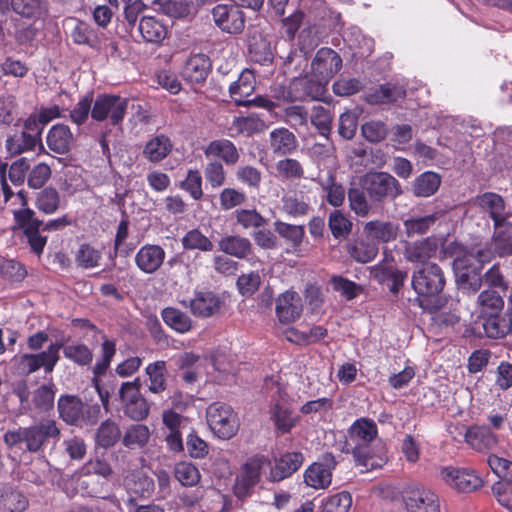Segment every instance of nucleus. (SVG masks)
I'll return each instance as SVG.
<instances>
[{
	"instance_id": "nucleus-41",
	"label": "nucleus",
	"mask_w": 512,
	"mask_h": 512,
	"mask_svg": "<svg viewBox=\"0 0 512 512\" xmlns=\"http://www.w3.org/2000/svg\"><path fill=\"white\" fill-rule=\"evenodd\" d=\"M266 124L263 119L258 115H249L246 117H237L233 120L230 127V135L246 134L252 135L254 133L262 132L266 129Z\"/></svg>"
},
{
	"instance_id": "nucleus-47",
	"label": "nucleus",
	"mask_w": 512,
	"mask_h": 512,
	"mask_svg": "<svg viewBox=\"0 0 512 512\" xmlns=\"http://www.w3.org/2000/svg\"><path fill=\"white\" fill-rule=\"evenodd\" d=\"M61 348L63 349L65 358L80 366L90 365L93 360L92 351L84 344L72 343L69 345H64L62 343Z\"/></svg>"
},
{
	"instance_id": "nucleus-44",
	"label": "nucleus",
	"mask_w": 512,
	"mask_h": 512,
	"mask_svg": "<svg viewBox=\"0 0 512 512\" xmlns=\"http://www.w3.org/2000/svg\"><path fill=\"white\" fill-rule=\"evenodd\" d=\"M163 321L178 333H186L191 329L192 321L190 317L173 307H167L161 313Z\"/></svg>"
},
{
	"instance_id": "nucleus-42",
	"label": "nucleus",
	"mask_w": 512,
	"mask_h": 512,
	"mask_svg": "<svg viewBox=\"0 0 512 512\" xmlns=\"http://www.w3.org/2000/svg\"><path fill=\"white\" fill-rule=\"evenodd\" d=\"M441 184V178L434 172H424L413 182V193L416 197H430L435 194Z\"/></svg>"
},
{
	"instance_id": "nucleus-29",
	"label": "nucleus",
	"mask_w": 512,
	"mask_h": 512,
	"mask_svg": "<svg viewBox=\"0 0 512 512\" xmlns=\"http://www.w3.org/2000/svg\"><path fill=\"white\" fill-rule=\"evenodd\" d=\"M57 406L60 417L68 424H77L84 418V404L77 396L61 395Z\"/></svg>"
},
{
	"instance_id": "nucleus-59",
	"label": "nucleus",
	"mask_w": 512,
	"mask_h": 512,
	"mask_svg": "<svg viewBox=\"0 0 512 512\" xmlns=\"http://www.w3.org/2000/svg\"><path fill=\"white\" fill-rule=\"evenodd\" d=\"M330 284L334 291L339 292L347 300L356 298L362 291L359 285L342 276H333L330 279Z\"/></svg>"
},
{
	"instance_id": "nucleus-20",
	"label": "nucleus",
	"mask_w": 512,
	"mask_h": 512,
	"mask_svg": "<svg viewBox=\"0 0 512 512\" xmlns=\"http://www.w3.org/2000/svg\"><path fill=\"white\" fill-rule=\"evenodd\" d=\"M476 205L485 213H488L494 222V228L507 221L510 213L506 211L503 198L493 192H486L476 198Z\"/></svg>"
},
{
	"instance_id": "nucleus-58",
	"label": "nucleus",
	"mask_w": 512,
	"mask_h": 512,
	"mask_svg": "<svg viewBox=\"0 0 512 512\" xmlns=\"http://www.w3.org/2000/svg\"><path fill=\"white\" fill-rule=\"evenodd\" d=\"M101 252L88 244H82L76 253V262L85 269L99 266Z\"/></svg>"
},
{
	"instance_id": "nucleus-62",
	"label": "nucleus",
	"mask_w": 512,
	"mask_h": 512,
	"mask_svg": "<svg viewBox=\"0 0 512 512\" xmlns=\"http://www.w3.org/2000/svg\"><path fill=\"white\" fill-rule=\"evenodd\" d=\"M13 11L23 17H38L42 13L41 0H11Z\"/></svg>"
},
{
	"instance_id": "nucleus-9",
	"label": "nucleus",
	"mask_w": 512,
	"mask_h": 512,
	"mask_svg": "<svg viewBox=\"0 0 512 512\" xmlns=\"http://www.w3.org/2000/svg\"><path fill=\"white\" fill-rule=\"evenodd\" d=\"M140 379L122 383L119 389V398L123 413L133 421H142L150 413V404L140 392Z\"/></svg>"
},
{
	"instance_id": "nucleus-34",
	"label": "nucleus",
	"mask_w": 512,
	"mask_h": 512,
	"mask_svg": "<svg viewBox=\"0 0 512 512\" xmlns=\"http://www.w3.org/2000/svg\"><path fill=\"white\" fill-rule=\"evenodd\" d=\"M205 155L207 157H218L226 165H235L240 158L237 147L228 139L211 141L205 149Z\"/></svg>"
},
{
	"instance_id": "nucleus-2",
	"label": "nucleus",
	"mask_w": 512,
	"mask_h": 512,
	"mask_svg": "<svg viewBox=\"0 0 512 512\" xmlns=\"http://www.w3.org/2000/svg\"><path fill=\"white\" fill-rule=\"evenodd\" d=\"M60 438V429L53 419H43L28 427L8 430L3 436L4 443L9 447H24L31 453H38L52 441Z\"/></svg>"
},
{
	"instance_id": "nucleus-21",
	"label": "nucleus",
	"mask_w": 512,
	"mask_h": 512,
	"mask_svg": "<svg viewBox=\"0 0 512 512\" xmlns=\"http://www.w3.org/2000/svg\"><path fill=\"white\" fill-rule=\"evenodd\" d=\"M303 460L304 457L300 452H288L283 454L276 460L274 466L270 463L267 479L271 482H278L291 476L300 468Z\"/></svg>"
},
{
	"instance_id": "nucleus-33",
	"label": "nucleus",
	"mask_w": 512,
	"mask_h": 512,
	"mask_svg": "<svg viewBox=\"0 0 512 512\" xmlns=\"http://www.w3.org/2000/svg\"><path fill=\"white\" fill-rule=\"evenodd\" d=\"M269 142L273 153L279 156L292 153L298 146L295 135L283 127L270 132Z\"/></svg>"
},
{
	"instance_id": "nucleus-38",
	"label": "nucleus",
	"mask_w": 512,
	"mask_h": 512,
	"mask_svg": "<svg viewBox=\"0 0 512 512\" xmlns=\"http://www.w3.org/2000/svg\"><path fill=\"white\" fill-rule=\"evenodd\" d=\"M71 37L74 43L78 45H87L93 49H100L102 39L99 33L89 24L77 21L71 31Z\"/></svg>"
},
{
	"instance_id": "nucleus-46",
	"label": "nucleus",
	"mask_w": 512,
	"mask_h": 512,
	"mask_svg": "<svg viewBox=\"0 0 512 512\" xmlns=\"http://www.w3.org/2000/svg\"><path fill=\"white\" fill-rule=\"evenodd\" d=\"M251 248L248 239L239 236H226L219 241V249L237 258H244Z\"/></svg>"
},
{
	"instance_id": "nucleus-64",
	"label": "nucleus",
	"mask_w": 512,
	"mask_h": 512,
	"mask_svg": "<svg viewBox=\"0 0 512 512\" xmlns=\"http://www.w3.org/2000/svg\"><path fill=\"white\" fill-rule=\"evenodd\" d=\"M276 170L280 177L286 179L301 178L304 173L299 161L292 158L279 160L276 164Z\"/></svg>"
},
{
	"instance_id": "nucleus-36",
	"label": "nucleus",
	"mask_w": 512,
	"mask_h": 512,
	"mask_svg": "<svg viewBox=\"0 0 512 512\" xmlns=\"http://www.w3.org/2000/svg\"><path fill=\"white\" fill-rule=\"evenodd\" d=\"M437 250V241L426 238L410 243L405 248V257L410 262H425L431 258Z\"/></svg>"
},
{
	"instance_id": "nucleus-54",
	"label": "nucleus",
	"mask_w": 512,
	"mask_h": 512,
	"mask_svg": "<svg viewBox=\"0 0 512 512\" xmlns=\"http://www.w3.org/2000/svg\"><path fill=\"white\" fill-rule=\"evenodd\" d=\"M328 225L335 238L346 237L352 229V222L340 210H334L330 213Z\"/></svg>"
},
{
	"instance_id": "nucleus-5",
	"label": "nucleus",
	"mask_w": 512,
	"mask_h": 512,
	"mask_svg": "<svg viewBox=\"0 0 512 512\" xmlns=\"http://www.w3.org/2000/svg\"><path fill=\"white\" fill-rule=\"evenodd\" d=\"M489 251L477 250L476 253L464 252L455 257L453 268L459 287L466 292H477L482 285L480 270L483 264L491 260Z\"/></svg>"
},
{
	"instance_id": "nucleus-14",
	"label": "nucleus",
	"mask_w": 512,
	"mask_h": 512,
	"mask_svg": "<svg viewBox=\"0 0 512 512\" xmlns=\"http://www.w3.org/2000/svg\"><path fill=\"white\" fill-rule=\"evenodd\" d=\"M337 465L335 457L326 453L322 461L312 463L304 472V482L313 489H327L332 482V473Z\"/></svg>"
},
{
	"instance_id": "nucleus-60",
	"label": "nucleus",
	"mask_w": 512,
	"mask_h": 512,
	"mask_svg": "<svg viewBox=\"0 0 512 512\" xmlns=\"http://www.w3.org/2000/svg\"><path fill=\"white\" fill-rule=\"evenodd\" d=\"M482 321L483 333L492 339H498L506 334L507 326L501 321L499 314H485Z\"/></svg>"
},
{
	"instance_id": "nucleus-27",
	"label": "nucleus",
	"mask_w": 512,
	"mask_h": 512,
	"mask_svg": "<svg viewBox=\"0 0 512 512\" xmlns=\"http://www.w3.org/2000/svg\"><path fill=\"white\" fill-rule=\"evenodd\" d=\"M210 70L209 57L204 54H194L187 59L182 74L184 79L191 83H202L206 80Z\"/></svg>"
},
{
	"instance_id": "nucleus-43",
	"label": "nucleus",
	"mask_w": 512,
	"mask_h": 512,
	"mask_svg": "<svg viewBox=\"0 0 512 512\" xmlns=\"http://www.w3.org/2000/svg\"><path fill=\"white\" fill-rule=\"evenodd\" d=\"M494 229L492 244L495 253L501 257L512 255V224L506 221Z\"/></svg>"
},
{
	"instance_id": "nucleus-19",
	"label": "nucleus",
	"mask_w": 512,
	"mask_h": 512,
	"mask_svg": "<svg viewBox=\"0 0 512 512\" xmlns=\"http://www.w3.org/2000/svg\"><path fill=\"white\" fill-rule=\"evenodd\" d=\"M407 512H440L437 495L426 488H413L405 492Z\"/></svg>"
},
{
	"instance_id": "nucleus-22",
	"label": "nucleus",
	"mask_w": 512,
	"mask_h": 512,
	"mask_svg": "<svg viewBox=\"0 0 512 512\" xmlns=\"http://www.w3.org/2000/svg\"><path fill=\"white\" fill-rule=\"evenodd\" d=\"M176 365L181 370H185L183 379L188 383H193L207 372L210 361L193 352H184L176 358Z\"/></svg>"
},
{
	"instance_id": "nucleus-17",
	"label": "nucleus",
	"mask_w": 512,
	"mask_h": 512,
	"mask_svg": "<svg viewBox=\"0 0 512 512\" xmlns=\"http://www.w3.org/2000/svg\"><path fill=\"white\" fill-rule=\"evenodd\" d=\"M34 214V211L29 208L14 213L15 219L22 227L32 250L36 254H40L46 245L47 238L40 234V228L43 224L34 217Z\"/></svg>"
},
{
	"instance_id": "nucleus-3",
	"label": "nucleus",
	"mask_w": 512,
	"mask_h": 512,
	"mask_svg": "<svg viewBox=\"0 0 512 512\" xmlns=\"http://www.w3.org/2000/svg\"><path fill=\"white\" fill-rule=\"evenodd\" d=\"M377 433L375 422L367 418L356 420L349 429L350 440L354 443L352 454L356 464L363 467L361 471L373 470L385 463V458L374 455L370 447Z\"/></svg>"
},
{
	"instance_id": "nucleus-56",
	"label": "nucleus",
	"mask_w": 512,
	"mask_h": 512,
	"mask_svg": "<svg viewBox=\"0 0 512 512\" xmlns=\"http://www.w3.org/2000/svg\"><path fill=\"white\" fill-rule=\"evenodd\" d=\"M60 204L59 193L54 188H46L42 190L37 197L36 206L37 208L46 213L53 214L57 211Z\"/></svg>"
},
{
	"instance_id": "nucleus-48",
	"label": "nucleus",
	"mask_w": 512,
	"mask_h": 512,
	"mask_svg": "<svg viewBox=\"0 0 512 512\" xmlns=\"http://www.w3.org/2000/svg\"><path fill=\"white\" fill-rule=\"evenodd\" d=\"M437 220L436 214L410 217L403 222L408 237L427 233Z\"/></svg>"
},
{
	"instance_id": "nucleus-61",
	"label": "nucleus",
	"mask_w": 512,
	"mask_h": 512,
	"mask_svg": "<svg viewBox=\"0 0 512 512\" xmlns=\"http://www.w3.org/2000/svg\"><path fill=\"white\" fill-rule=\"evenodd\" d=\"M275 231L283 238L289 240L293 246H299L304 237V228L281 221L275 222Z\"/></svg>"
},
{
	"instance_id": "nucleus-23",
	"label": "nucleus",
	"mask_w": 512,
	"mask_h": 512,
	"mask_svg": "<svg viewBox=\"0 0 512 512\" xmlns=\"http://www.w3.org/2000/svg\"><path fill=\"white\" fill-rule=\"evenodd\" d=\"M302 313L300 296L293 291L282 293L276 301V314L283 324L294 322Z\"/></svg>"
},
{
	"instance_id": "nucleus-12",
	"label": "nucleus",
	"mask_w": 512,
	"mask_h": 512,
	"mask_svg": "<svg viewBox=\"0 0 512 512\" xmlns=\"http://www.w3.org/2000/svg\"><path fill=\"white\" fill-rule=\"evenodd\" d=\"M255 90L254 73L245 69L241 72L238 79L230 84V97L237 106H249L256 104L258 106L271 109L274 105L271 101L264 98L249 99Z\"/></svg>"
},
{
	"instance_id": "nucleus-15",
	"label": "nucleus",
	"mask_w": 512,
	"mask_h": 512,
	"mask_svg": "<svg viewBox=\"0 0 512 512\" xmlns=\"http://www.w3.org/2000/svg\"><path fill=\"white\" fill-rule=\"evenodd\" d=\"M211 13L215 25L223 32L237 34L244 29L245 14L237 6L218 4L213 7Z\"/></svg>"
},
{
	"instance_id": "nucleus-40",
	"label": "nucleus",
	"mask_w": 512,
	"mask_h": 512,
	"mask_svg": "<svg viewBox=\"0 0 512 512\" xmlns=\"http://www.w3.org/2000/svg\"><path fill=\"white\" fill-rule=\"evenodd\" d=\"M172 150L170 139L164 135H158L150 139L143 150V155L149 161L157 163L168 156Z\"/></svg>"
},
{
	"instance_id": "nucleus-52",
	"label": "nucleus",
	"mask_w": 512,
	"mask_h": 512,
	"mask_svg": "<svg viewBox=\"0 0 512 512\" xmlns=\"http://www.w3.org/2000/svg\"><path fill=\"white\" fill-rule=\"evenodd\" d=\"M321 187L326 193V201L333 207H339L343 204L346 196L344 187L335 182L332 174L328 175L325 181H321Z\"/></svg>"
},
{
	"instance_id": "nucleus-28",
	"label": "nucleus",
	"mask_w": 512,
	"mask_h": 512,
	"mask_svg": "<svg viewBox=\"0 0 512 512\" xmlns=\"http://www.w3.org/2000/svg\"><path fill=\"white\" fill-rule=\"evenodd\" d=\"M138 31L145 42L160 44L166 38L168 28L162 20L154 16H145L139 21Z\"/></svg>"
},
{
	"instance_id": "nucleus-6",
	"label": "nucleus",
	"mask_w": 512,
	"mask_h": 512,
	"mask_svg": "<svg viewBox=\"0 0 512 512\" xmlns=\"http://www.w3.org/2000/svg\"><path fill=\"white\" fill-rule=\"evenodd\" d=\"M270 467V459L263 455H255L249 458L242 466L234 484V494L243 499L249 496L254 487L260 481L261 475L267 478Z\"/></svg>"
},
{
	"instance_id": "nucleus-10",
	"label": "nucleus",
	"mask_w": 512,
	"mask_h": 512,
	"mask_svg": "<svg viewBox=\"0 0 512 512\" xmlns=\"http://www.w3.org/2000/svg\"><path fill=\"white\" fill-rule=\"evenodd\" d=\"M62 342L51 343L45 351L38 354H23L14 357L16 367L21 374H31L41 367L45 372L51 373L60 359L59 351Z\"/></svg>"
},
{
	"instance_id": "nucleus-1",
	"label": "nucleus",
	"mask_w": 512,
	"mask_h": 512,
	"mask_svg": "<svg viewBox=\"0 0 512 512\" xmlns=\"http://www.w3.org/2000/svg\"><path fill=\"white\" fill-rule=\"evenodd\" d=\"M445 285L441 268L435 263L424 264L415 270L412 276V287L417 294L419 306L429 313H434L446 304V299L440 295Z\"/></svg>"
},
{
	"instance_id": "nucleus-39",
	"label": "nucleus",
	"mask_w": 512,
	"mask_h": 512,
	"mask_svg": "<svg viewBox=\"0 0 512 512\" xmlns=\"http://www.w3.org/2000/svg\"><path fill=\"white\" fill-rule=\"evenodd\" d=\"M145 373L149 379L148 390L151 393L160 394L166 390L167 368L165 361H155L148 364Z\"/></svg>"
},
{
	"instance_id": "nucleus-51",
	"label": "nucleus",
	"mask_w": 512,
	"mask_h": 512,
	"mask_svg": "<svg viewBox=\"0 0 512 512\" xmlns=\"http://www.w3.org/2000/svg\"><path fill=\"white\" fill-rule=\"evenodd\" d=\"M120 437L121 433L118 425L111 420L104 421L96 433L97 444L104 448L113 446Z\"/></svg>"
},
{
	"instance_id": "nucleus-50",
	"label": "nucleus",
	"mask_w": 512,
	"mask_h": 512,
	"mask_svg": "<svg viewBox=\"0 0 512 512\" xmlns=\"http://www.w3.org/2000/svg\"><path fill=\"white\" fill-rule=\"evenodd\" d=\"M366 194L362 186L361 188L351 187L347 193L351 210L360 217H367L371 212Z\"/></svg>"
},
{
	"instance_id": "nucleus-57",
	"label": "nucleus",
	"mask_w": 512,
	"mask_h": 512,
	"mask_svg": "<svg viewBox=\"0 0 512 512\" xmlns=\"http://www.w3.org/2000/svg\"><path fill=\"white\" fill-rule=\"evenodd\" d=\"M350 256L359 263H368L378 254L375 243L360 241L349 248Z\"/></svg>"
},
{
	"instance_id": "nucleus-49",
	"label": "nucleus",
	"mask_w": 512,
	"mask_h": 512,
	"mask_svg": "<svg viewBox=\"0 0 512 512\" xmlns=\"http://www.w3.org/2000/svg\"><path fill=\"white\" fill-rule=\"evenodd\" d=\"M182 246L186 250H200L209 252L213 250V243L200 230L192 229L188 231L181 240Z\"/></svg>"
},
{
	"instance_id": "nucleus-11",
	"label": "nucleus",
	"mask_w": 512,
	"mask_h": 512,
	"mask_svg": "<svg viewBox=\"0 0 512 512\" xmlns=\"http://www.w3.org/2000/svg\"><path fill=\"white\" fill-rule=\"evenodd\" d=\"M128 100L117 95H99L93 103L91 117L102 122L110 121L112 125H119L126 114Z\"/></svg>"
},
{
	"instance_id": "nucleus-53",
	"label": "nucleus",
	"mask_w": 512,
	"mask_h": 512,
	"mask_svg": "<svg viewBox=\"0 0 512 512\" xmlns=\"http://www.w3.org/2000/svg\"><path fill=\"white\" fill-rule=\"evenodd\" d=\"M352 505L349 492L342 491L323 500L321 512H348Z\"/></svg>"
},
{
	"instance_id": "nucleus-24",
	"label": "nucleus",
	"mask_w": 512,
	"mask_h": 512,
	"mask_svg": "<svg viewBox=\"0 0 512 512\" xmlns=\"http://www.w3.org/2000/svg\"><path fill=\"white\" fill-rule=\"evenodd\" d=\"M465 442L474 450L485 452L494 449L499 439L487 426H472L465 433Z\"/></svg>"
},
{
	"instance_id": "nucleus-35",
	"label": "nucleus",
	"mask_w": 512,
	"mask_h": 512,
	"mask_svg": "<svg viewBox=\"0 0 512 512\" xmlns=\"http://www.w3.org/2000/svg\"><path fill=\"white\" fill-rule=\"evenodd\" d=\"M151 437L147 425L132 424L128 426L122 437V444L130 450H141L146 447Z\"/></svg>"
},
{
	"instance_id": "nucleus-7",
	"label": "nucleus",
	"mask_w": 512,
	"mask_h": 512,
	"mask_svg": "<svg viewBox=\"0 0 512 512\" xmlns=\"http://www.w3.org/2000/svg\"><path fill=\"white\" fill-rule=\"evenodd\" d=\"M206 417L210 429L220 439H231L239 429L237 414L225 403L215 402L209 405Z\"/></svg>"
},
{
	"instance_id": "nucleus-4",
	"label": "nucleus",
	"mask_w": 512,
	"mask_h": 512,
	"mask_svg": "<svg viewBox=\"0 0 512 512\" xmlns=\"http://www.w3.org/2000/svg\"><path fill=\"white\" fill-rule=\"evenodd\" d=\"M266 390L270 397L269 416L276 431L290 433L300 422V416L291 407L285 386L270 379L266 381Z\"/></svg>"
},
{
	"instance_id": "nucleus-8",
	"label": "nucleus",
	"mask_w": 512,
	"mask_h": 512,
	"mask_svg": "<svg viewBox=\"0 0 512 512\" xmlns=\"http://www.w3.org/2000/svg\"><path fill=\"white\" fill-rule=\"evenodd\" d=\"M361 186L372 201L396 199L402 194L399 181L386 172H371L361 178Z\"/></svg>"
},
{
	"instance_id": "nucleus-26",
	"label": "nucleus",
	"mask_w": 512,
	"mask_h": 512,
	"mask_svg": "<svg viewBox=\"0 0 512 512\" xmlns=\"http://www.w3.org/2000/svg\"><path fill=\"white\" fill-rule=\"evenodd\" d=\"M220 298L210 291H202L195 294L189 301V308L197 317H210L220 310Z\"/></svg>"
},
{
	"instance_id": "nucleus-63",
	"label": "nucleus",
	"mask_w": 512,
	"mask_h": 512,
	"mask_svg": "<svg viewBox=\"0 0 512 512\" xmlns=\"http://www.w3.org/2000/svg\"><path fill=\"white\" fill-rule=\"evenodd\" d=\"M311 123L318 129L320 134L327 135L332 126L330 111L321 105L314 106L311 114Z\"/></svg>"
},
{
	"instance_id": "nucleus-16",
	"label": "nucleus",
	"mask_w": 512,
	"mask_h": 512,
	"mask_svg": "<svg viewBox=\"0 0 512 512\" xmlns=\"http://www.w3.org/2000/svg\"><path fill=\"white\" fill-rule=\"evenodd\" d=\"M328 82L319 77L305 76L295 79L290 84L288 95L284 99L288 101L304 100L309 97L313 100L322 99L326 93V85Z\"/></svg>"
},
{
	"instance_id": "nucleus-45",
	"label": "nucleus",
	"mask_w": 512,
	"mask_h": 512,
	"mask_svg": "<svg viewBox=\"0 0 512 512\" xmlns=\"http://www.w3.org/2000/svg\"><path fill=\"white\" fill-rule=\"evenodd\" d=\"M477 305L482 315L500 314L504 307V300L498 292L487 289L479 294Z\"/></svg>"
},
{
	"instance_id": "nucleus-18",
	"label": "nucleus",
	"mask_w": 512,
	"mask_h": 512,
	"mask_svg": "<svg viewBox=\"0 0 512 512\" xmlns=\"http://www.w3.org/2000/svg\"><path fill=\"white\" fill-rule=\"evenodd\" d=\"M342 59L337 52L331 48L319 49L311 63L313 77H319L326 82L341 69Z\"/></svg>"
},
{
	"instance_id": "nucleus-25",
	"label": "nucleus",
	"mask_w": 512,
	"mask_h": 512,
	"mask_svg": "<svg viewBox=\"0 0 512 512\" xmlns=\"http://www.w3.org/2000/svg\"><path fill=\"white\" fill-rule=\"evenodd\" d=\"M165 251L159 245L147 244L139 249L135 262L138 268L145 273H154L162 265Z\"/></svg>"
},
{
	"instance_id": "nucleus-55",
	"label": "nucleus",
	"mask_w": 512,
	"mask_h": 512,
	"mask_svg": "<svg viewBox=\"0 0 512 512\" xmlns=\"http://www.w3.org/2000/svg\"><path fill=\"white\" fill-rule=\"evenodd\" d=\"M175 478L183 486H194L200 481L198 468L190 462H180L175 466Z\"/></svg>"
},
{
	"instance_id": "nucleus-37",
	"label": "nucleus",
	"mask_w": 512,
	"mask_h": 512,
	"mask_svg": "<svg viewBox=\"0 0 512 512\" xmlns=\"http://www.w3.org/2000/svg\"><path fill=\"white\" fill-rule=\"evenodd\" d=\"M73 142V135L65 125L53 126L47 135L48 147L59 154L68 152Z\"/></svg>"
},
{
	"instance_id": "nucleus-31",
	"label": "nucleus",
	"mask_w": 512,
	"mask_h": 512,
	"mask_svg": "<svg viewBox=\"0 0 512 512\" xmlns=\"http://www.w3.org/2000/svg\"><path fill=\"white\" fill-rule=\"evenodd\" d=\"M405 89L397 84H384L370 89L365 94V101L372 105L387 104L403 98Z\"/></svg>"
},
{
	"instance_id": "nucleus-13",
	"label": "nucleus",
	"mask_w": 512,
	"mask_h": 512,
	"mask_svg": "<svg viewBox=\"0 0 512 512\" xmlns=\"http://www.w3.org/2000/svg\"><path fill=\"white\" fill-rule=\"evenodd\" d=\"M440 477L447 485L462 492H472L483 484L482 478L471 468L443 467Z\"/></svg>"
},
{
	"instance_id": "nucleus-32",
	"label": "nucleus",
	"mask_w": 512,
	"mask_h": 512,
	"mask_svg": "<svg viewBox=\"0 0 512 512\" xmlns=\"http://www.w3.org/2000/svg\"><path fill=\"white\" fill-rule=\"evenodd\" d=\"M29 505L27 497L17 488L5 485L0 488V510L3 512H24Z\"/></svg>"
},
{
	"instance_id": "nucleus-30",
	"label": "nucleus",
	"mask_w": 512,
	"mask_h": 512,
	"mask_svg": "<svg viewBox=\"0 0 512 512\" xmlns=\"http://www.w3.org/2000/svg\"><path fill=\"white\" fill-rule=\"evenodd\" d=\"M364 232L372 240L388 243L396 240L399 225L390 221L372 220L365 224Z\"/></svg>"
}]
</instances>
